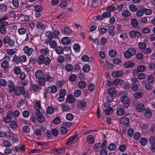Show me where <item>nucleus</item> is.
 Wrapping results in <instances>:
<instances>
[{
	"label": "nucleus",
	"mask_w": 155,
	"mask_h": 155,
	"mask_svg": "<svg viewBox=\"0 0 155 155\" xmlns=\"http://www.w3.org/2000/svg\"><path fill=\"white\" fill-rule=\"evenodd\" d=\"M8 86L9 88V92L12 93L14 92L15 94L17 96H19L21 94L23 95L24 97H27L25 95V91L24 87L23 86L15 87L13 81H9L8 82Z\"/></svg>",
	"instance_id": "f257e3e1"
},
{
	"label": "nucleus",
	"mask_w": 155,
	"mask_h": 155,
	"mask_svg": "<svg viewBox=\"0 0 155 155\" xmlns=\"http://www.w3.org/2000/svg\"><path fill=\"white\" fill-rule=\"evenodd\" d=\"M8 18V16H5L0 18V33L2 35H5L7 31L6 26L8 24V22L6 21Z\"/></svg>",
	"instance_id": "f03ea898"
},
{
	"label": "nucleus",
	"mask_w": 155,
	"mask_h": 155,
	"mask_svg": "<svg viewBox=\"0 0 155 155\" xmlns=\"http://www.w3.org/2000/svg\"><path fill=\"white\" fill-rule=\"evenodd\" d=\"M13 117L12 112V111L9 110L7 113V115L5 117H3V120L5 123H9L11 120V119Z\"/></svg>",
	"instance_id": "7ed1b4c3"
},
{
	"label": "nucleus",
	"mask_w": 155,
	"mask_h": 155,
	"mask_svg": "<svg viewBox=\"0 0 155 155\" xmlns=\"http://www.w3.org/2000/svg\"><path fill=\"white\" fill-rule=\"evenodd\" d=\"M120 100L121 102L124 104V108H127L129 106V104L130 101V99L127 97H121Z\"/></svg>",
	"instance_id": "20e7f679"
},
{
	"label": "nucleus",
	"mask_w": 155,
	"mask_h": 155,
	"mask_svg": "<svg viewBox=\"0 0 155 155\" xmlns=\"http://www.w3.org/2000/svg\"><path fill=\"white\" fill-rule=\"evenodd\" d=\"M66 93V91L64 89H61L59 93V96L58 98V101L62 102L64 99V96Z\"/></svg>",
	"instance_id": "39448f33"
},
{
	"label": "nucleus",
	"mask_w": 155,
	"mask_h": 155,
	"mask_svg": "<svg viewBox=\"0 0 155 155\" xmlns=\"http://www.w3.org/2000/svg\"><path fill=\"white\" fill-rule=\"evenodd\" d=\"M23 51L25 54L29 56L34 51V50L31 48H29L28 46H25L23 48Z\"/></svg>",
	"instance_id": "423d86ee"
},
{
	"label": "nucleus",
	"mask_w": 155,
	"mask_h": 155,
	"mask_svg": "<svg viewBox=\"0 0 155 155\" xmlns=\"http://www.w3.org/2000/svg\"><path fill=\"white\" fill-rule=\"evenodd\" d=\"M115 89L114 88H111L108 90V92L110 94L109 97L111 98V99L108 100V96H107L106 99L107 101H111L112 100V95L115 93Z\"/></svg>",
	"instance_id": "0eeeda50"
},
{
	"label": "nucleus",
	"mask_w": 155,
	"mask_h": 155,
	"mask_svg": "<svg viewBox=\"0 0 155 155\" xmlns=\"http://www.w3.org/2000/svg\"><path fill=\"white\" fill-rule=\"evenodd\" d=\"M145 110L143 104L142 103H139L137 105L136 110L139 112H141Z\"/></svg>",
	"instance_id": "6e6552de"
},
{
	"label": "nucleus",
	"mask_w": 155,
	"mask_h": 155,
	"mask_svg": "<svg viewBox=\"0 0 155 155\" xmlns=\"http://www.w3.org/2000/svg\"><path fill=\"white\" fill-rule=\"evenodd\" d=\"M61 41L64 45H67L70 44L71 40L69 38L66 37L62 38L61 40Z\"/></svg>",
	"instance_id": "1a4fd4ad"
},
{
	"label": "nucleus",
	"mask_w": 155,
	"mask_h": 155,
	"mask_svg": "<svg viewBox=\"0 0 155 155\" xmlns=\"http://www.w3.org/2000/svg\"><path fill=\"white\" fill-rule=\"evenodd\" d=\"M43 73L42 71L40 70H37L35 72V76L38 79L42 78Z\"/></svg>",
	"instance_id": "9d476101"
},
{
	"label": "nucleus",
	"mask_w": 155,
	"mask_h": 155,
	"mask_svg": "<svg viewBox=\"0 0 155 155\" xmlns=\"http://www.w3.org/2000/svg\"><path fill=\"white\" fill-rule=\"evenodd\" d=\"M120 122L121 124L125 125L129 123V120L128 118L124 117L120 119Z\"/></svg>",
	"instance_id": "9b49d317"
},
{
	"label": "nucleus",
	"mask_w": 155,
	"mask_h": 155,
	"mask_svg": "<svg viewBox=\"0 0 155 155\" xmlns=\"http://www.w3.org/2000/svg\"><path fill=\"white\" fill-rule=\"evenodd\" d=\"M45 35L46 37L47 38H48V41L49 42L53 38L52 32L50 31H48L46 32Z\"/></svg>",
	"instance_id": "f8f14e48"
},
{
	"label": "nucleus",
	"mask_w": 155,
	"mask_h": 155,
	"mask_svg": "<svg viewBox=\"0 0 155 155\" xmlns=\"http://www.w3.org/2000/svg\"><path fill=\"white\" fill-rule=\"evenodd\" d=\"M131 23L132 26L134 28H138L139 27L137 21L136 19H132L131 20Z\"/></svg>",
	"instance_id": "ddd939ff"
},
{
	"label": "nucleus",
	"mask_w": 155,
	"mask_h": 155,
	"mask_svg": "<svg viewBox=\"0 0 155 155\" xmlns=\"http://www.w3.org/2000/svg\"><path fill=\"white\" fill-rule=\"evenodd\" d=\"M87 103L84 101H79L78 104V107L81 109L84 108L86 106Z\"/></svg>",
	"instance_id": "4468645a"
},
{
	"label": "nucleus",
	"mask_w": 155,
	"mask_h": 155,
	"mask_svg": "<svg viewBox=\"0 0 155 155\" xmlns=\"http://www.w3.org/2000/svg\"><path fill=\"white\" fill-rule=\"evenodd\" d=\"M78 85L79 88L84 89L86 86V83L84 81H80L78 82Z\"/></svg>",
	"instance_id": "2eb2a0df"
},
{
	"label": "nucleus",
	"mask_w": 155,
	"mask_h": 155,
	"mask_svg": "<svg viewBox=\"0 0 155 155\" xmlns=\"http://www.w3.org/2000/svg\"><path fill=\"white\" fill-rule=\"evenodd\" d=\"M146 66L143 65H139L137 68V71L140 72H143L146 70Z\"/></svg>",
	"instance_id": "dca6fc26"
},
{
	"label": "nucleus",
	"mask_w": 155,
	"mask_h": 155,
	"mask_svg": "<svg viewBox=\"0 0 155 155\" xmlns=\"http://www.w3.org/2000/svg\"><path fill=\"white\" fill-rule=\"evenodd\" d=\"M123 73L122 71H116L113 72L112 75L114 78L120 76Z\"/></svg>",
	"instance_id": "f3484780"
},
{
	"label": "nucleus",
	"mask_w": 155,
	"mask_h": 155,
	"mask_svg": "<svg viewBox=\"0 0 155 155\" xmlns=\"http://www.w3.org/2000/svg\"><path fill=\"white\" fill-rule=\"evenodd\" d=\"M77 135H74L72 136L71 138H70L69 140H68L66 143V144L67 145H70L71 143L74 141L75 139L76 138Z\"/></svg>",
	"instance_id": "a211bd4d"
},
{
	"label": "nucleus",
	"mask_w": 155,
	"mask_h": 155,
	"mask_svg": "<svg viewBox=\"0 0 155 155\" xmlns=\"http://www.w3.org/2000/svg\"><path fill=\"white\" fill-rule=\"evenodd\" d=\"M67 101L71 103H73L75 101V98L72 95H68L67 98Z\"/></svg>",
	"instance_id": "6ab92c4d"
},
{
	"label": "nucleus",
	"mask_w": 155,
	"mask_h": 155,
	"mask_svg": "<svg viewBox=\"0 0 155 155\" xmlns=\"http://www.w3.org/2000/svg\"><path fill=\"white\" fill-rule=\"evenodd\" d=\"M44 56L43 54H41L38 58L37 62L39 64H42L44 62Z\"/></svg>",
	"instance_id": "aec40b11"
},
{
	"label": "nucleus",
	"mask_w": 155,
	"mask_h": 155,
	"mask_svg": "<svg viewBox=\"0 0 155 155\" xmlns=\"http://www.w3.org/2000/svg\"><path fill=\"white\" fill-rule=\"evenodd\" d=\"M65 68L66 71L68 72H70L73 69V67L71 64H67L65 65Z\"/></svg>",
	"instance_id": "412c9836"
},
{
	"label": "nucleus",
	"mask_w": 155,
	"mask_h": 155,
	"mask_svg": "<svg viewBox=\"0 0 155 155\" xmlns=\"http://www.w3.org/2000/svg\"><path fill=\"white\" fill-rule=\"evenodd\" d=\"M122 15L124 17H126L130 16L131 13L129 10H125L123 11Z\"/></svg>",
	"instance_id": "4be33fe9"
},
{
	"label": "nucleus",
	"mask_w": 155,
	"mask_h": 155,
	"mask_svg": "<svg viewBox=\"0 0 155 155\" xmlns=\"http://www.w3.org/2000/svg\"><path fill=\"white\" fill-rule=\"evenodd\" d=\"M44 76L46 81L51 82H52L53 80L52 77H51L49 74L44 75Z\"/></svg>",
	"instance_id": "5701e85b"
},
{
	"label": "nucleus",
	"mask_w": 155,
	"mask_h": 155,
	"mask_svg": "<svg viewBox=\"0 0 155 155\" xmlns=\"http://www.w3.org/2000/svg\"><path fill=\"white\" fill-rule=\"evenodd\" d=\"M56 52L58 54H62L63 52V48L60 46H57L55 48Z\"/></svg>",
	"instance_id": "b1692460"
},
{
	"label": "nucleus",
	"mask_w": 155,
	"mask_h": 155,
	"mask_svg": "<svg viewBox=\"0 0 155 155\" xmlns=\"http://www.w3.org/2000/svg\"><path fill=\"white\" fill-rule=\"evenodd\" d=\"M134 65V63L133 62L128 61L124 63V66L126 68H130L133 66Z\"/></svg>",
	"instance_id": "393cba45"
},
{
	"label": "nucleus",
	"mask_w": 155,
	"mask_h": 155,
	"mask_svg": "<svg viewBox=\"0 0 155 155\" xmlns=\"http://www.w3.org/2000/svg\"><path fill=\"white\" fill-rule=\"evenodd\" d=\"M38 79V83L39 85L41 86H44L45 85V80L44 78H41Z\"/></svg>",
	"instance_id": "a878e982"
},
{
	"label": "nucleus",
	"mask_w": 155,
	"mask_h": 155,
	"mask_svg": "<svg viewBox=\"0 0 155 155\" xmlns=\"http://www.w3.org/2000/svg\"><path fill=\"white\" fill-rule=\"evenodd\" d=\"M87 140L89 144L94 143V142L93 136L91 135H89L87 137Z\"/></svg>",
	"instance_id": "bb28decb"
},
{
	"label": "nucleus",
	"mask_w": 155,
	"mask_h": 155,
	"mask_svg": "<svg viewBox=\"0 0 155 155\" xmlns=\"http://www.w3.org/2000/svg\"><path fill=\"white\" fill-rule=\"evenodd\" d=\"M37 118L38 121L40 123L44 122L45 119V118L42 114L37 117Z\"/></svg>",
	"instance_id": "cd10ccee"
},
{
	"label": "nucleus",
	"mask_w": 155,
	"mask_h": 155,
	"mask_svg": "<svg viewBox=\"0 0 155 155\" xmlns=\"http://www.w3.org/2000/svg\"><path fill=\"white\" fill-rule=\"evenodd\" d=\"M142 10L143 11L144 13L146 15H150L152 12L151 10L146 8H142Z\"/></svg>",
	"instance_id": "c85d7f7f"
},
{
	"label": "nucleus",
	"mask_w": 155,
	"mask_h": 155,
	"mask_svg": "<svg viewBox=\"0 0 155 155\" xmlns=\"http://www.w3.org/2000/svg\"><path fill=\"white\" fill-rule=\"evenodd\" d=\"M124 112V110L123 108H118L117 110V113L118 115H122Z\"/></svg>",
	"instance_id": "c756f323"
},
{
	"label": "nucleus",
	"mask_w": 155,
	"mask_h": 155,
	"mask_svg": "<svg viewBox=\"0 0 155 155\" xmlns=\"http://www.w3.org/2000/svg\"><path fill=\"white\" fill-rule=\"evenodd\" d=\"M115 27L113 25L110 26L108 29V32L110 35H114V33H113V31L114 30Z\"/></svg>",
	"instance_id": "7c9ffc66"
},
{
	"label": "nucleus",
	"mask_w": 155,
	"mask_h": 155,
	"mask_svg": "<svg viewBox=\"0 0 155 155\" xmlns=\"http://www.w3.org/2000/svg\"><path fill=\"white\" fill-rule=\"evenodd\" d=\"M108 54L111 57L114 58L116 55L117 52L114 50H111L109 51Z\"/></svg>",
	"instance_id": "2f4dec72"
},
{
	"label": "nucleus",
	"mask_w": 155,
	"mask_h": 155,
	"mask_svg": "<svg viewBox=\"0 0 155 155\" xmlns=\"http://www.w3.org/2000/svg\"><path fill=\"white\" fill-rule=\"evenodd\" d=\"M127 50L129 52L131 56L134 55L136 54V51L134 48H129Z\"/></svg>",
	"instance_id": "473e14b6"
},
{
	"label": "nucleus",
	"mask_w": 155,
	"mask_h": 155,
	"mask_svg": "<svg viewBox=\"0 0 155 155\" xmlns=\"http://www.w3.org/2000/svg\"><path fill=\"white\" fill-rule=\"evenodd\" d=\"M10 127L13 129H15L17 127L16 122L14 120L11 121L10 124Z\"/></svg>",
	"instance_id": "72a5a7b5"
},
{
	"label": "nucleus",
	"mask_w": 155,
	"mask_h": 155,
	"mask_svg": "<svg viewBox=\"0 0 155 155\" xmlns=\"http://www.w3.org/2000/svg\"><path fill=\"white\" fill-rule=\"evenodd\" d=\"M26 32V29L24 28H20L18 30V32L20 35H22L25 34Z\"/></svg>",
	"instance_id": "f704fd0d"
},
{
	"label": "nucleus",
	"mask_w": 155,
	"mask_h": 155,
	"mask_svg": "<svg viewBox=\"0 0 155 155\" xmlns=\"http://www.w3.org/2000/svg\"><path fill=\"white\" fill-rule=\"evenodd\" d=\"M113 111V109L111 107L105 110V112L106 114L107 115H109L111 114Z\"/></svg>",
	"instance_id": "c9c22d12"
},
{
	"label": "nucleus",
	"mask_w": 155,
	"mask_h": 155,
	"mask_svg": "<svg viewBox=\"0 0 155 155\" xmlns=\"http://www.w3.org/2000/svg\"><path fill=\"white\" fill-rule=\"evenodd\" d=\"M9 63L8 61L5 60L3 61L1 64V66L3 68H6L8 67Z\"/></svg>",
	"instance_id": "e433bc0d"
},
{
	"label": "nucleus",
	"mask_w": 155,
	"mask_h": 155,
	"mask_svg": "<svg viewBox=\"0 0 155 155\" xmlns=\"http://www.w3.org/2000/svg\"><path fill=\"white\" fill-rule=\"evenodd\" d=\"M19 58L16 55H15L14 56L13 61L15 62L16 64H18L20 62Z\"/></svg>",
	"instance_id": "4c0bfd02"
},
{
	"label": "nucleus",
	"mask_w": 155,
	"mask_h": 155,
	"mask_svg": "<svg viewBox=\"0 0 155 155\" xmlns=\"http://www.w3.org/2000/svg\"><path fill=\"white\" fill-rule=\"evenodd\" d=\"M140 142L142 145L144 146L147 144V140L146 138H143L140 139Z\"/></svg>",
	"instance_id": "58836bf2"
},
{
	"label": "nucleus",
	"mask_w": 155,
	"mask_h": 155,
	"mask_svg": "<svg viewBox=\"0 0 155 155\" xmlns=\"http://www.w3.org/2000/svg\"><path fill=\"white\" fill-rule=\"evenodd\" d=\"M82 70L84 72H88L90 71V68L88 65H85L82 68Z\"/></svg>",
	"instance_id": "ea45409f"
},
{
	"label": "nucleus",
	"mask_w": 155,
	"mask_h": 155,
	"mask_svg": "<svg viewBox=\"0 0 155 155\" xmlns=\"http://www.w3.org/2000/svg\"><path fill=\"white\" fill-rule=\"evenodd\" d=\"M54 110V109L53 107L49 106L47 108L46 112L48 114H51L53 113Z\"/></svg>",
	"instance_id": "a19ab883"
},
{
	"label": "nucleus",
	"mask_w": 155,
	"mask_h": 155,
	"mask_svg": "<svg viewBox=\"0 0 155 155\" xmlns=\"http://www.w3.org/2000/svg\"><path fill=\"white\" fill-rule=\"evenodd\" d=\"M116 145L114 143H111L109 144L108 147V148L110 150H113L116 148Z\"/></svg>",
	"instance_id": "79ce46f5"
},
{
	"label": "nucleus",
	"mask_w": 155,
	"mask_h": 155,
	"mask_svg": "<svg viewBox=\"0 0 155 155\" xmlns=\"http://www.w3.org/2000/svg\"><path fill=\"white\" fill-rule=\"evenodd\" d=\"M77 78V76L75 74H73L70 76L69 80L71 82H73L75 81Z\"/></svg>",
	"instance_id": "37998d69"
},
{
	"label": "nucleus",
	"mask_w": 155,
	"mask_h": 155,
	"mask_svg": "<svg viewBox=\"0 0 155 155\" xmlns=\"http://www.w3.org/2000/svg\"><path fill=\"white\" fill-rule=\"evenodd\" d=\"M101 145V143H96L94 144V149L95 151L96 152L98 151L99 148H101L100 146Z\"/></svg>",
	"instance_id": "c03bdc74"
},
{
	"label": "nucleus",
	"mask_w": 155,
	"mask_h": 155,
	"mask_svg": "<svg viewBox=\"0 0 155 155\" xmlns=\"http://www.w3.org/2000/svg\"><path fill=\"white\" fill-rule=\"evenodd\" d=\"M102 16L104 18H109L111 16V13L108 11L107 12H104L102 14Z\"/></svg>",
	"instance_id": "a18cd8bd"
},
{
	"label": "nucleus",
	"mask_w": 155,
	"mask_h": 155,
	"mask_svg": "<svg viewBox=\"0 0 155 155\" xmlns=\"http://www.w3.org/2000/svg\"><path fill=\"white\" fill-rule=\"evenodd\" d=\"M57 60L58 63H62L64 62V57L63 56H59L58 57Z\"/></svg>",
	"instance_id": "49530a36"
},
{
	"label": "nucleus",
	"mask_w": 155,
	"mask_h": 155,
	"mask_svg": "<svg viewBox=\"0 0 155 155\" xmlns=\"http://www.w3.org/2000/svg\"><path fill=\"white\" fill-rule=\"evenodd\" d=\"M143 11L142 10L141 8V10H138L136 12V15L137 16L140 17L143 16L144 14Z\"/></svg>",
	"instance_id": "de8ad7c7"
},
{
	"label": "nucleus",
	"mask_w": 155,
	"mask_h": 155,
	"mask_svg": "<svg viewBox=\"0 0 155 155\" xmlns=\"http://www.w3.org/2000/svg\"><path fill=\"white\" fill-rule=\"evenodd\" d=\"M14 71L16 74H21V68L18 67H16L14 69Z\"/></svg>",
	"instance_id": "09e8293b"
},
{
	"label": "nucleus",
	"mask_w": 155,
	"mask_h": 155,
	"mask_svg": "<svg viewBox=\"0 0 155 155\" xmlns=\"http://www.w3.org/2000/svg\"><path fill=\"white\" fill-rule=\"evenodd\" d=\"M44 63L45 65H48L49 64L50 62V59L48 57H44Z\"/></svg>",
	"instance_id": "8fccbe9b"
},
{
	"label": "nucleus",
	"mask_w": 155,
	"mask_h": 155,
	"mask_svg": "<svg viewBox=\"0 0 155 155\" xmlns=\"http://www.w3.org/2000/svg\"><path fill=\"white\" fill-rule=\"evenodd\" d=\"M130 9L133 12H136L137 10V8L134 5H131L129 6Z\"/></svg>",
	"instance_id": "3c124183"
},
{
	"label": "nucleus",
	"mask_w": 155,
	"mask_h": 155,
	"mask_svg": "<svg viewBox=\"0 0 155 155\" xmlns=\"http://www.w3.org/2000/svg\"><path fill=\"white\" fill-rule=\"evenodd\" d=\"M66 118L68 120H71L74 118V116L72 114L69 113L66 115Z\"/></svg>",
	"instance_id": "603ef678"
},
{
	"label": "nucleus",
	"mask_w": 155,
	"mask_h": 155,
	"mask_svg": "<svg viewBox=\"0 0 155 155\" xmlns=\"http://www.w3.org/2000/svg\"><path fill=\"white\" fill-rule=\"evenodd\" d=\"M138 46L139 48L144 49L146 47V43L144 42H140L138 44Z\"/></svg>",
	"instance_id": "864d4df0"
},
{
	"label": "nucleus",
	"mask_w": 155,
	"mask_h": 155,
	"mask_svg": "<svg viewBox=\"0 0 155 155\" xmlns=\"http://www.w3.org/2000/svg\"><path fill=\"white\" fill-rule=\"evenodd\" d=\"M36 27L38 28L44 29L45 28V25L41 22H39L36 24Z\"/></svg>",
	"instance_id": "5fc2aeb1"
},
{
	"label": "nucleus",
	"mask_w": 155,
	"mask_h": 155,
	"mask_svg": "<svg viewBox=\"0 0 155 155\" xmlns=\"http://www.w3.org/2000/svg\"><path fill=\"white\" fill-rule=\"evenodd\" d=\"M40 52L43 54L46 55L49 53V51L48 48H46V49H41Z\"/></svg>",
	"instance_id": "6e6d98bb"
},
{
	"label": "nucleus",
	"mask_w": 155,
	"mask_h": 155,
	"mask_svg": "<svg viewBox=\"0 0 155 155\" xmlns=\"http://www.w3.org/2000/svg\"><path fill=\"white\" fill-rule=\"evenodd\" d=\"M144 115L148 118L150 117L151 116V113L149 110H146L144 113Z\"/></svg>",
	"instance_id": "4d7b16f0"
},
{
	"label": "nucleus",
	"mask_w": 155,
	"mask_h": 155,
	"mask_svg": "<svg viewBox=\"0 0 155 155\" xmlns=\"http://www.w3.org/2000/svg\"><path fill=\"white\" fill-rule=\"evenodd\" d=\"M35 10L36 12H41L43 9L42 8L41 6L37 5L35 6Z\"/></svg>",
	"instance_id": "13d9d810"
},
{
	"label": "nucleus",
	"mask_w": 155,
	"mask_h": 155,
	"mask_svg": "<svg viewBox=\"0 0 155 155\" xmlns=\"http://www.w3.org/2000/svg\"><path fill=\"white\" fill-rule=\"evenodd\" d=\"M7 7L5 4L0 5V12L5 11L7 10Z\"/></svg>",
	"instance_id": "bf43d9fd"
},
{
	"label": "nucleus",
	"mask_w": 155,
	"mask_h": 155,
	"mask_svg": "<svg viewBox=\"0 0 155 155\" xmlns=\"http://www.w3.org/2000/svg\"><path fill=\"white\" fill-rule=\"evenodd\" d=\"M149 143L150 145L155 143V138L154 137H151L149 139Z\"/></svg>",
	"instance_id": "052dcab7"
},
{
	"label": "nucleus",
	"mask_w": 155,
	"mask_h": 155,
	"mask_svg": "<svg viewBox=\"0 0 155 155\" xmlns=\"http://www.w3.org/2000/svg\"><path fill=\"white\" fill-rule=\"evenodd\" d=\"M59 34V31L57 30H55L52 33L53 37H54V38H57Z\"/></svg>",
	"instance_id": "680f3d73"
},
{
	"label": "nucleus",
	"mask_w": 155,
	"mask_h": 155,
	"mask_svg": "<svg viewBox=\"0 0 155 155\" xmlns=\"http://www.w3.org/2000/svg\"><path fill=\"white\" fill-rule=\"evenodd\" d=\"M124 54V57L127 58H129L132 56L128 50L125 51Z\"/></svg>",
	"instance_id": "e2e57ef3"
},
{
	"label": "nucleus",
	"mask_w": 155,
	"mask_h": 155,
	"mask_svg": "<svg viewBox=\"0 0 155 155\" xmlns=\"http://www.w3.org/2000/svg\"><path fill=\"white\" fill-rule=\"evenodd\" d=\"M63 31L65 34H70L71 33V31L67 27H65L64 28Z\"/></svg>",
	"instance_id": "0e129e2a"
},
{
	"label": "nucleus",
	"mask_w": 155,
	"mask_h": 155,
	"mask_svg": "<svg viewBox=\"0 0 155 155\" xmlns=\"http://www.w3.org/2000/svg\"><path fill=\"white\" fill-rule=\"evenodd\" d=\"M139 86L137 84H133L131 87L132 90L135 91L137 90L138 89Z\"/></svg>",
	"instance_id": "69168bd1"
},
{
	"label": "nucleus",
	"mask_w": 155,
	"mask_h": 155,
	"mask_svg": "<svg viewBox=\"0 0 155 155\" xmlns=\"http://www.w3.org/2000/svg\"><path fill=\"white\" fill-rule=\"evenodd\" d=\"M35 108L36 110H39L41 108L40 102L39 101H37L35 103Z\"/></svg>",
	"instance_id": "338daca9"
},
{
	"label": "nucleus",
	"mask_w": 155,
	"mask_h": 155,
	"mask_svg": "<svg viewBox=\"0 0 155 155\" xmlns=\"http://www.w3.org/2000/svg\"><path fill=\"white\" fill-rule=\"evenodd\" d=\"M73 48L74 50L76 51H78L80 48V46L78 43L74 44L73 46Z\"/></svg>",
	"instance_id": "774afa93"
}]
</instances>
